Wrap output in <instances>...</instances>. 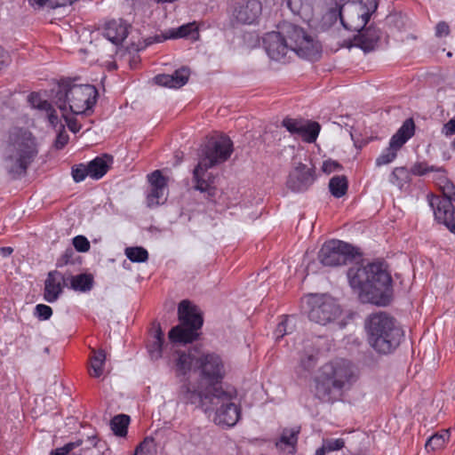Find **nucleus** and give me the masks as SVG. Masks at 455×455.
<instances>
[{
	"label": "nucleus",
	"mask_w": 455,
	"mask_h": 455,
	"mask_svg": "<svg viewBox=\"0 0 455 455\" xmlns=\"http://www.w3.org/2000/svg\"><path fill=\"white\" fill-rule=\"evenodd\" d=\"M351 288L363 303L387 306L393 296L392 277L385 264L374 262L366 266L356 265L347 271Z\"/></svg>",
	"instance_id": "f257e3e1"
},
{
	"label": "nucleus",
	"mask_w": 455,
	"mask_h": 455,
	"mask_svg": "<svg viewBox=\"0 0 455 455\" xmlns=\"http://www.w3.org/2000/svg\"><path fill=\"white\" fill-rule=\"evenodd\" d=\"M232 152L233 143L224 135L211 137L202 149L199 162L193 170V188L204 194L205 199L210 202L215 201L217 188L215 176L208 170L226 162Z\"/></svg>",
	"instance_id": "f03ea898"
},
{
	"label": "nucleus",
	"mask_w": 455,
	"mask_h": 455,
	"mask_svg": "<svg viewBox=\"0 0 455 455\" xmlns=\"http://www.w3.org/2000/svg\"><path fill=\"white\" fill-rule=\"evenodd\" d=\"M355 381L352 364L340 360L321 368L314 379L311 390L315 398L323 403H334L341 398L345 390Z\"/></svg>",
	"instance_id": "7ed1b4c3"
},
{
	"label": "nucleus",
	"mask_w": 455,
	"mask_h": 455,
	"mask_svg": "<svg viewBox=\"0 0 455 455\" xmlns=\"http://www.w3.org/2000/svg\"><path fill=\"white\" fill-rule=\"evenodd\" d=\"M38 154L36 137L30 131L15 127L9 132L4 149V168L13 178L26 174Z\"/></svg>",
	"instance_id": "20e7f679"
},
{
	"label": "nucleus",
	"mask_w": 455,
	"mask_h": 455,
	"mask_svg": "<svg viewBox=\"0 0 455 455\" xmlns=\"http://www.w3.org/2000/svg\"><path fill=\"white\" fill-rule=\"evenodd\" d=\"M98 90L92 84H78L73 80H62L55 92L53 100L61 111L62 117L69 113L86 114L97 102Z\"/></svg>",
	"instance_id": "39448f33"
},
{
	"label": "nucleus",
	"mask_w": 455,
	"mask_h": 455,
	"mask_svg": "<svg viewBox=\"0 0 455 455\" xmlns=\"http://www.w3.org/2000/svg\"><path fill=\"white\" fill-rule=\"evenodd\" d=\"M370 345L380 354L395 350L403 337V330L386 313L372 314L365 323Z\"/></svg>",
	"instance_id": "423d86ee"
},
{
	"label": "nucleus",
	"mask_w": 455,
	"mask_h": 455,
	"mask_svg": "<svg viewBox=\"0 0 455 455\" xmlns=\"http://www.w3.org/2000/svg\"><path fill=\"white\" fill-rule=\"evenodd\" d=\"M178 315L180 324L170 330L169 339L172 343H191L199 336L197 331L203 325V317L197 307L187 299L179 304Z\"/></svg>",
	"instance_id": "0eeeda50"
},
{
	"label": "nucleus",
	"mask_w": 455,
	"mask_h": 455,
	"mask_svg": "<svg viewBox=\"0 0 455 455\" xmlns=\"http://www.w3.org/2000/svg\"><path fill=\"white\" fill-rule=\"evenodd\" d=\"M278 28L285 37L291 52L308 60H315L320 56L322 50L320 43L303 28L284 21Z\"/></svg>",
	"instance_id": "6e6552de"
},
{
	"label": "nucleus",
	"mask_w": 455,
	"mask_h": 455,
	"mask_svg": "<svg viewBox=\"0 0 455 455\" xmlns=\"http://www.w3.org/2000/svg\"><path fill=\"white\" fill-rule=\"evenodd\" d=\"M438 185L443 197L431 196L429 204L438 222L444 224L447 228L455 233V209L452 201L455 200V186L443 174L439 177Z\"/></svg>",
	"instance_id": "1a4fd4ad"
},
{
	"label": "nucleus",
	"mask_w": 455,
	"mask_h": 455,
	"mask_svg": "<svg viewBox=\"0 0 455 455\" xmlns=\"http://www.w3.org/2000/svg\"><path fill=\"white\" fill-rule=\"evenodd\" d=\"M212 399L209 411H214V423L221 427L235 426L240 419L241 410L232 402V395L219 387Z\"/></svg>",
	"instance_id": "9d476101"
},
{
	"label": "nucleus",
	"mask_w": 455,
	"mask_h": 455,
	"mask_svg": "<svg viewBox=\"0 0 455 455\" xmlns=\"http://www.w3.org/2000/svg\"><path fill=\"white\" fill-rule=\"evenodd\" d=\"M307 303L309 307V320L322 325L335 320L340 314L339 305L330 296L311 295Z\"/></svg>",
	"instance_id": "9b49d317"
},
{
	"label": "nucleus",
	"mask_w": 455,
	"mask_h": 455,
	"mask_svg": "<svg viewBox=\"0 0 455 455\" xmlns=\"http://www.w3.org/2000/svg\"><path fill=\"white\" fill-rule=\"evenodd\" d=\"M353 256V247L339 240H331L323 243L318 252V259L323 266L344 265Z\"/></svg>",
	"instance_id": "f8f14e48"
},
{
	"label": "nucleus",
	"mask_w": 455,
	"mask_h": 455,
	"mask_svg": "<svg viewBox=\"0 0 455 455\" xmlns=\"http://www.w3.org/2000/svg\"><path fill=\"white\" fill-rule=\"evenodd\" d=\"M356 4H351L344 1L339 9V16L343 27L351 31H360L368 23L372 12L364 10L363 7H357Z\"/></svg>",
	"instance_id": "ddd939ff"
},
{
	"label": "nucleus",
	"mask_w": 455,
	"mask_h": 455,
	"mask_svg": "<svg viewBox=\"0 0 455 455\" xmlns=\"http://www.w3.org/2000/svg\"><path fill=\"white\" fill-rule=\"evenodd\" d=\"M196 365L200 370L202 379L209 383L208 386H217L224 377V364L218 355H201L196 360Z\"/></svg>",
	"instance_id": "4468645a"
},
{
	"label": "nucleus",
	"mask_w": 455,
	"mask_h": 455,
	"mask_svg": "<svg viewBox=\"0 0 455 455\" xmlns=\"http://www.w3.org/2000/svg\"><path fill=\"white\" fill-rule=\"evenodd\" d=\"M218 387V386H207L204 390H197L189 384H183L179 392V398L185 403L196 404L205 412H208L212 407L211 403L213 392Z\"/></svg>",
	"instance_id": "2eb2a0df"
},
{
	"label": "nucleus",
	"mask_w": 455,
	"mask_h": 455,
	"mask_svg": "<svg viewBox=\"0 0 455 455\" xmlns=\"http://www.w3.org/2000/svg\"><path fill=\"white\" fill-rule=\"evenodd\" d=\"M315 179V167H307L299 163L290 172L286 186L292 192L301 193L307 191L314 184Z\"/></svg>",
	"instance_id": "dca6fc26"
},
{
	"label": "nucleus",
	"mask_w": 455,
	"mask_h": 455,
	"mask_svg": "<svg viewBox=\"0 0 455 455\" xmlns=\"http://www.w3.org/2000/svg\"><path fill=\"white\" fill-rule=\"evenodd\" d=\"M282 125L285 127L290 133L299 136L304 141L308 143L315 141L321 129L317 122H309L291 117H285L282 121Z\"/></svg>",
	"instance_id": "f3484780"
},
{
	"label": "nucleus",
	"mask_w": 455,
	"mask_h": 455,
	"mask_svg": "<svg viewBox=\"0 0 455 455\" xmlns=\"http://www.w3.org/2000/svg\"><path fill=\"white\" fill-rule=\"evenodd\" d=\"M263 45L269 58L276 61H284L291 52L280 28L267 33L263 37Z\"/></svg>",
	"instance_id": "a211bd4d"
},
{
	"label": "nucleus",
	"mask_w": 455,
	"mask_h": 455,
	"mask_svg": "<svg viewBox=\"0 0 455 455\" xmlns=\"http://www.w3.org/2000/svg\"><path fill=\"white\" fill-rule=\"evenodd\" d=\"M148 180L150 184V192L147 197L148 206L164 203L168 191L167 178L163 176L161 171L156 170L148 175Z\"/></svg>",
	"instance_id": "6ab92c4d"
},
{
	"label": "nucleus",
	"mask_w": 455,
	"mask_h": 455,
	"mask_svg": "<svg viewBox=\"0 0 455 455\" xmlns=\"http://www.w3.org/2000/svg\"><path fill=\"white\" fill-rule=\"evenodd\" d=\"M262 10L259 0H239L235 2L233 15L243 24H251L260 15Z\"/></svg>",
	"instance_id": "aec40b11"
},
{
	"label": "nucleus",
	"mask_w": 455,
	"mask_h": 455,
	"mask_svg": "<svg viewBox=\"0 0 455 455\" xmlns=\"http://www.w3.org/2000/svg\"><path fill=\"white\" fill-rule=\"evenodd\" d=\"M354 36L350 45L362 49L364 52H370L377 47L380 39V30L371 25L363 28Z\"/></svg>",
	"instance_id": "412c9836"
},
{
	"label": "nucleus",
	"mask_w": 455,
	"mask_h": 455,
	"mask_svg": "<svg viewBox=\"0 0 455 455\" xmlns=\"http://www.w3.org/2000/svg\"><path fill=\"white\" fill-rule=\"evenodd\" d=\"M67 285L66 278L58 270L50 271L44 282V299L50 303L55 302Z\"/></svg>",
	"instance_id": "4be33fe9"
},
{
	"label": "nucleus",
	"mask_w": 455,
	"mask_h": 455,
	"mask_svg": "<svg viewBox=\"0 0 455 455\" xmlns=\"http://www.w3.org/2000/svg\"><path fill=\"white\" fill-rule=\"evenodd\" d=\"M190 70L187 67H182L175 70L171 75L162 74L155 77L157 84L169 88H180L185 85L189 78Z\"/></svg>",
	"instance_id": "5701e85b"
},
{
	"label": "nucleus",
	"mask_w": 455,
	"mask_h": 455,
	"mask_svg": "<svg viewBox=\"0 0 455 455\" xmlns=\"http://www.w3.org/2000/svg\"><path fill=\"white\" fill-rule=\"evenodd\" d=\"M129 27L124 20H113L106 24L104 36L113 44H119L127 37Z\"/></svg>",
	"instance_id": "b1692460"
},
{
	"label": "nucleus",
	"mask_w": 455,
	"mask_h": 455,
	"mask_svg": "<svg viewBox=\"0 0 455 455\" xmlns=\"http://www.w3.org/2000/svg\"><path fill=\"white\" fill-rule=\"evenodd\" d=\"M113 163V157L109 155L97 156L92 160L87 165L89 168V176L94 180L102 178L109 169Z\"/></svg>",
	"instance_id": "393cba45"
},
{
	"label": "nucleus",
	"mask_w": 455,
	"mask_h": 455,
	"mask_svg": "<svg viewBox=\"0 0 455 455\" xmlns=\"http://www.w3.org/2000/svg\"><path fill=\"white\" fill-rule=\"evenodd\" d=\"M299 432L300 427L284 428L282 431L279 440L276 442V447L280 449H288L289 453H293L295 451Z\"/></svg>",
	"instance_id": "a878e982"
},
{
	"label": "nucleus",
	"mask_w": 455,
	"mask_h": 455,
	"mask_svg": "<svg viewBox=\"0 0 455 455\" xmlns=\"http://www.w3.org/2000/svg\"><path fill=\"white\" fill-rule=\"evenodd\" d=\"M197 359L198 357H196L192 351H189L188 353H179V356L176 361V371L178 374L186 375L192 368L197 369Z\"/></svg>",
	"instance_id": "bb28decb"
},
{
	"label": "nucleus",
	"mask_w": 455,
	"mask_h": 455,
	"mask_svg": "<svg viewBox=\"0 0 455 455\" xmlns=\"http://www.w3.org/2000/svg\"><path fill=\"white\" fill-rule=\"evenodd\" d=\"M312 0H287L290 10L303 20H309L312 14Z\"/></svg>",
	"instance_id": "cd10ccee"
},
{
	"label": "nucleus",
	"mask_w": 455,
	"mask_h": 455,
	"mask_svg": "<svg viewBox=\"0 0 455 455\" xmlns=\"http://www.w3.org/2000/svg\"><path fill=\"white\" fill-rule=\"evenodd\" d=\"M70 280V288L74 291L86 292L92 290L93 286V277L89 274H80L68 278Z\"/></svg>",
	"instance_id": "c85d7f7f"
},
{
	"label": "nucleus",
	"mask_w": 455,
	"mask_h": 455,
	"mask_svg": "<svg viewBox=\"0 0 455 455\" xmlns=\"http://www.w3.org/2000/svg\"><path fill=\"white\" fill-rule=\"evenodd\" d=\"M316 363L317 352L314 348L305 351L300 356L298 373L302 375L310 372L315 367Z\"/></svg>",
	"instance_id": "c756f323"
},
{
	"label": "nucleus",
	"mask_w": 455,
	"mask_h": 455,
	"mask_svg": "<svg viewBox=\"0 0 455 455\" xmlns=\"http://www.w3.org/2000/svg\"><path fill=\"white\" fill-rule=\"evenodd\" d=\"M93 355L91 357L90 375L93 378H100L103 374V365L106 360L104 350L92 349Z\"/></svg>",
	"instance_id": "7c9ffc66"
},
{
	"label": "nucleus",
	"mask_w": 455,
	"mask_h": 455,
	"mask_svg": "<svg viewBox=\"0 0 455 455\" xmlns=\"http://www.w3.org/2000/svg\"><path fill=\"white\" fill-rule=\"evenodd\" d=\"M347 180L344 175L334 176L329 182L330 192L336 198H340L345 196L347 191Z\"/></svg>",
	"instance_id": "2f4dec72"
},
{
	"label": "nucleus",
	"mask_w": 455,
	"mask_h": 455,
	"mask_svg": "<svg viewBox=\"0 0 455 455\" xmlns=\"http://www.w3.org/2000/svg\"><path fill=\"white\" fill-rule=\"evenodd\" d=\"M130 423V417L125 414L115 416L110 421V427L116 435L125 436Z\"/></svg>",
	"instance_id": "473e14b6"
},
{
	"label": "nucleus",
	"mask_w": 455,
	"mask_h": 455,
	"mask_svg": "<svg viewBox=\"0 0 455 455\" xmlns=\"http://www.w3.org/2000/svg\"><path fill=\"white\" fill-rule=\"evenodd\" d=\"M450 436L448 430H443L441 434H435L427 441L425 447L427 451H434L442 449Z\"/></svg>",
	"instance_id": "72a5a7b5"
},
{
	"label": "nucleus",
	"mask_w": 455,
	"mask_h": 455,
	"mask_svg": "<svg viewBox=\"0 0 455 455\" xmlns=\"http://www.w3.org/2000/svg\"><path fill=\"white\" fill-rule=\"evenodd\" d=\"M345 446V441L342 438L323 439V445L315 451V455H325L328 452L339 451Z\"/></svg>",
	"instance_id": "f704fd0d"
},
{
	"label": "nucleus",
	"mask_w": 455,
	"mask_h": 455,
	"mask_svg": "<svg viewBox=\"0 0 455 455\" xmlns=\"http://www.w3.org/2000/svg\"><path fill=\"white\" fill-rule=\"evenodd\" d=\"M80 265L81 258L76 254L73 248L68 247L56 261L57 267H63L68 265Z\"/></svg>",
	"instance_id": "c9c22d12"
},
{
	"label": "nucleus",
	"mask_w": 455,
	"mask_h": 455,
	"mask_svg": "<svg viewBox=\"0 0 455 455\" xmlns=\"http://www.w3.org/2000/svg\"><path fill=\"white\" fill-rule=\"evenodd\" d=\"M197 35L196 28L193 23H188L186 25H182L177 29H173L169 34V36H164V39H169V38H181V37H187L191 36L192 38H196V36Z\"/></svg>",
	"instance_id": "e433bc0d"
},
{
	"label": "nucleus",
	"mask_w": 455,
	"mask_h": 455,
	"mask_svg": "<svg viewBox=\"0 0 455 455\" xmlns=\"http://www.w3.org/2000/svg\"><path fill=\"white\" fill-rule=\"evenodd\" d=\"M294 320L295 318L293 316H285L284 319L280 323H278L275 331L276 339H279L284 335L290 334L294 331Z\"/></svg>",
	"instance_id": "4c0bfd02"
},
{
	"label": "nucleus",
	"mask_w": 455,
	"mask_h": 455,
	"mask_svg": "<svg viewBox=\"0 0 455 455\" xmlns=\"http://www.w3.org/2000/svg\"><path fill=\"white\" fill-rule=\"evenodd\" d=\"M126 257L132 262H145L148 259V253L143 247H127L125 249Z\"/></svg>",
	"instance_id": "58836bf2"
},
{
	"label": "nucleus",
	"mask_w": 455,
	"mask_h": 455,
	"mask_svg": "<svg viewBox=\"0 0 455 455\" xmlns=\"http://www.w3.org/2000/svg\"><path fill=\"white\" fill-rule=\"evenodd\" d=\"M28 102L31 107L40 110L49 111L52 108V105L46 100H43L39 93L31 92L28 97Z\"/></svg>",
	"instance_id": "ea45409f"
},
{
	"label": "nucleus",
	"mask_w": 455,
	"mask_h": 455,
	"mask_svg": "<svg viewBox=\"0 0 455 455\" xmlns=\"http://www.w3.org/2000/svg\"><path fill=\"white\" fill-rule=\"evenodd\" d=\"M414 175L422 176L428 172H444L443 168H436L435 166H428L427 163H416L411 169Z\"/></svg>",
	"instance_id": "a19ab883"
},
{
	"label": "nucleus",
	"mask_w": 455,
	"mask_h": 455,
	"mask_svg": "<svg viewBox=\"0 0 455 455\" xmlns=\"http://www.w3.org/2000/svg\"><path fill=\"white\" fill-rule=\"evenodd\" d=\"M396 132L399 136L406 138L407 140H410L415 132V124L413 119H406Z\"/></svg>",
	"instance_id": "79ce46f5"
},
{
	"label": "nucleus",
	"mask_w": 455,
	"mask_h": 455,
	"mask_svg": "<svg viewBox=\"0 0 455 455\" xmlns=\"http://www.w3.org/2000/svg\"><path fill=\"white\" fill-rule=\"evenodd\" d=\"M154 439L152 437H146L135 449L134 455H155L152 451Z\"/></svg>",
	"instance_id": "37998d69"
},
{
	"label": "nucleus",
	"mask_w": 455,
	"mask_h": 455,
	"mask_svg": "<svg viewBox=\"0 0 455 455\" xmlns=\"http://www.w3.org/2000/svg\"><path fill=\"white\" fill-rule=\"evenodd\" d=\"M89 176L88 165L80 164L72 167V177L76 182L83 181Z\"/></svg>",
	"instance_id": "c03bdc74"
},
{
	"label": "nucleus",
	"mask_w": 455,
	"mask_h": 455,
	"mask_svg": "<svg viewBox=\"0 0 455 455\" xmlns=\"http://www.w3.org/2000/svg\"><path fill=\"white\" fill-rule=\"evenodd\" d=\"M397 152L391 148H387L377 159L376 164L381 166L384 164H390L396 157Z\"/></svg>",
	"instance_id": "a18cd8bd"
},
{
	"label": "nucleus",
	"mask_w": 455,
	"mask_h": 455,
	"mask_svg": "<svg viewBox=\"0 0 455 455\" xmlns=\"http://www.w3.org/2000/svg\"><path fill=\"white\" fill-rule=\"evenodd\" d=\"M75 249L79 252H87L90 250V242L84 235H76L72 240Z\"/></svg>",
	"instance_id": "49530a36"
},
{
	"label": "nucleus",
	"mask_w": 455,
	"mask_h": 455,
	"mask_svg": "<svg viewBox=\"0 0 455 455\" xmlns=\"http://www.w3.org/2000/svg\"><path fill=\"white\" fill-rule=\"evenodd\" d=\"M69 137L65 131V127L62 124H60V131L54 141V147L56 149H62L68 142Z\"/></svg>",
	"instance_id": "de8ad7c7"
},
{
	"label": "nucleus",
	"mask_w": 455,
	"mask_h": 455,
	"mask_svg": "<svg viewBox=\"0 0 455 455\" xmlns=\"http://www.w3.org/2000/svg\"><path fill=\"white\" fill-rule=\"evenodd\" d=\"M52 315L51 307L44 304H38L35 308V315L40 320H48Z\"/></svg>",
	"instance_id": "09e8293b"
},
{
	"label": "nucleus",
	"mask_w": 455,
	"mask_h": 455,
	"mask_svg": "<svg viewBox=\"0 0 455 455\" xmlns=\"http://www.w3.org/2000/svg\"><path fill=\"white\" fill-rule=\"evenodd\" d=\"M81 444H82V440H77L76 442H70L62 447H60V448H57V449L52 451L51 455H67L73 449L80 446Z\"/></svg>",
	"instance_id": "8fccbe9b"
},
{
	"label": "nucleus",
	"mask_w": 455,
	"mask_h": 455,
	"mask_svg": "<svg viewBox=\"0 0 455 455\" xmlns=\"http://www.w3.org/2000/svg\"><path fill=\"white\" fill-rule=\"evenodd\" d=\"M342 169V165L332 160L324 161L322 166V170L325 173H331L333 172H339Z\"/></svg>",
	"instance_id": "3c124183"
},
{
	"label": "nucleus",
	"mask_w": 455,
	"mask_h": 455,
	"mask_svg": "<svg viewBox=\"0 0 455 455\" xmlns=\"http://www.w3.org/2000/svg\"><path fill=\"white\" fill-rule=\"evenodd\" d=\"M407 141L406 138L399 136L397 132H395L389 142V148L395 150L396 152L405 144Z\"/></svg>",
	"instance_id": "603ef678"
},
{
	"label": "nucleus",
	"mask_w": 455,
	"mask_h": 455,
	"mask_svg": "<svg viewBox=\"0 0 455 455\" xmlns=\"http://www.w3.org/2000/svg\"><path fill=\"white\" fill-rule=\"evenodd\" d=\"M451 33L450 26L445 21H439L435 26V36H448Z\"/></svg>",
	"instance_id": "864d4df0"
},
{
	"label": "nucleus",
	"mask_w": 455,
	"mask_h": 455,
	"mask_svg": "<svg viewBox=\"0 0 455 455\" xmlns=\"http://www.w3.org/2000/svg\"><path fill=\"white\" fill-rule=\"evenodd\" d=\"M407 176V172H406V170L405 168H395L393 172H392V179H391V182H393L394 184H396L397 186L399 187H402L403 184L401 182H396L394 180V179L395 180H398L400 178H403V177H406Z\"/></svg>",
	"instance_id": "5fc2aeb1"
},
{
	"label": "nucleus",
	"mask_w": 455,
	"mask_h": 455,
	"mask_svg": "<svg viewBox=\"0 0 455 455\" xmlns=\"http://www.w3.org/2000/svg\"><path fill=\"white\" fill-rule=\"evenodd\" d=\"M443 133H444L446 136H451L455 134V116L443 125Z\"/></svg>",
	"instance_id": "6e6d98bb"
},
{
	"label": "nucleus",
	"mask_w": 455,
	"mask_h": 455,
	"mask_svg": "<svg viewBox=\"0 0 455 455\" xmlns=\"http://www.w3.org/2000/svg\"><path fill=\"white\" fill-rule=\"evenodd\" d=\"M47 112L48 121L53 128H57L60 124L59 117L56 114L55 109L52 107Z\"/></svg>",
	"instance_id": "4d7b16f0"
},
{
	"label": "nucleus",
	"mask_w": 455,
	"mask_h": 455,
	"mask_svg": "<svg viewBox=\"0 0 455 455\" xmlns=\"http://www.w3.org/2000/svg\"><path fill=\"white\" fill-rule=\"evenodd\" d=\"M162 347L163 345H160L159 347H157V346L155 345V341L149 346L148 352L152 359L156 360L162 356Z\"/></svg>",
	"instance_id": "13d9d810"
},
{
	"label": "nucleus",
	"mask_w": 455,
	"mask_h": 455,
	"mask_svg": "<svg viewBox=\"0 0 455 455\" xmlns=\"http://www.w3.org/2000/svg\"><path fill=\"white\" fill-rule=\"evenodd\" d=\"M65 120L67 122L68 129L72 132L76 133L80 131L81 125L77 123V121L76 119H71V118L68 119V115H67Z\"/></svg>",
	"instance_id": "bf43d9fd"
},
{
	"label": "nucleus",
	"mask_w": 455,
	"mask_h": 455,
	"mask_svg": "<svg viewBox=\"0 0 455 455\" xmlns=\"http://www.w3.org/2000/svg\"><path fill=\"white\" fill-rule=\"evenodd\" d=\"M28 2L31 5H37L38 7H42L47 4L52 8L57 7L55 3H53L52 0H28Z\"/></svg>",
	"instance_id": "052dcab7"
},
{
	"label": "nucleus",
	"mask_w": 455,
	"mask_h": 455,
	"mask_svg": "<svg viewBox=\"0 0 455 455\" xmlns=\"http://www.w3.org/2000/svg\"><path fill=\"white\" fill-rule=\"evenodd\" d=\"M155 339H156L155 345L157 346V347H159L160 345L164 344V332L161 330V327L159 324L156 331Z\"/></svg>",
	"instance_id": "680f3d73"
},
{
	"label": "nucleus",
	"mask_w": 455,
	"mask_h": 455,
	"mask_svg": "<svg viewBox=\"0 0 455 455\" xmlns=\"http://www.w3.org/2000/svg\"><path fill=\"white\" fill-rule=\"evenodd\" d=\"M8 54L4 50L3 47L0 46V69L7 66L8 64Z\"/></svg>",
	"instance_id": "e2e57ef3"
},
{
	"label": "nucleus",
	"mask_w": 455,
	"mask_h": 455,
	"mask_svg": "<svg viewBox=\"0 0 455 455\" xmlns=\"http://www.w3.org/2000/svg\"><path fill=\"white\" fill-rule=\"evenodd\" d=\"M164 36H169V35H158V36H155L153 37H148L146 39L147 44L149 45L154 43H161L165 40V39H164Z\"/></svg>",
	"instance_id": "0e129e2a"
},
{
	"label": "nucleus",
	"mask_w": 455,
	"mask_h": 455,
	"mask_svg": "<svg viewBox=\"0 0 455 455\" xmlns=\"http://www.w3.org/2000/svg\"><path fill=\"white\" fill-rule=\"evenodd\" d=\"M77 0H55V5L57 7L59 6H66L70 5L73 3L76 2Z\"/></svg>",
	"instance_id": "69168bd1"
},
{
	"label": "nucleus",
	"mask_w": 455,
	"mask_h": 455,
	"mask_svg": "<svg viewBox=\"0 0 455 455\" xmlns=\"http://www.w3.org/2000/svg\"><path fill=\"white\" fill-rule=\"evenodd\" d=\"M13 251V249L12 247H1L0 248V254L4 257L10 256Z\"/></svg>",
	"instance_id": "338daca9"
},
{
	"label": "nucleus",
	"mask_w": 455,
	"mask_h": 455,
	"mask_svg": "<svg viewBox=\"0 0 455 455\" xmlns=\"http://www.w3.org/2000/svg\"><path fill=\"white\" fill-rule=\"evenodd\" d=\"M176 0H156L157 3H172Z\"/></svg>",
	"instance_id": "774afa93"
}]
</instances>
